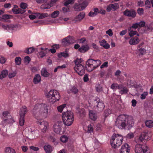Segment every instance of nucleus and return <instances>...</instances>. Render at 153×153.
Returning a JSON list of instances; mask_svg holds the SVG:
<instances>
[{
    "label": "nucleus",
    "mask_w": 153,
    "mask_h": 153,
    "mask_svg": "<svg viewBox=\"0 0 153 153\" xmlns=\"http://www.w3.org/2000/svg\"><path fill=\"white\" fill-rule=\"evenodd\" d=\"M48 110L47 105L41 103L36 104L32 111L33 114L38 120L37 123L39 124V127L42 132L44 133L48 130V123L43 119L39 120L38 117H41L43 118H46L47 117Z\"/></svg>",
    "instance_id": "f257e3e1"
},
{
    "label": "nucleus",
    "mask_w": 153,
    "mask_h": 153,
    "mask_svg": "<svg viewBox=\"0 0 153 153\" xmlns=\"http://www.w3.org/2000/svg\"><path fill=\"white\" fill-rule=\"evenodd\" d=\"M134 123V120L132 116L123 114L118 117L115 125L120 129H124L126 127L130 129L133 126Z\"/></svg>",
    "instance_id": "f03ea898"
},
{
    "label": "nucleus",
    "mask_w": 153,
    "mask_h": 153,
    "mask_svg": "<svg viewBox=\"0 0 153 153\" xmlns=\"http://www.w3.org/2000/svg\"><path fill=\"white\" fill-rule=\"evenodd\" d=\"M62 118L64 124L67 126H71L74 120V115L72 112L67 111L63 112Z\"/></svg>",
    "instance_id": "7ed1b4c3"
},
{
    "label": "nucleus",
    "mask_w": 153,
    "mask_h": 153,
    "mask_svg": "<svg viewBox=\"0 0 153 153\" xmlns=\"http://www.w3.org/2000/svg\"><path fill=\"white\" fill-rule=\"evenodd\" d=\"M45 96L49 102L53 103L59 100L60 96L58 92L55 90H51Z\"/></svg>",
    "instance_id": "20e7f679"
},
{
    "label": "nucleus",
    "mask_w": 153,
    "mask_h": 153,
    "mask_svg": "<svg viewBox=\"0 0 153 153\" xmlns=\"http://www.w3.org/2000/svg\"><path fill=\"white\" fill-rule=\"evenodd\" d=\"M123 137L119 134H114L112 136L110 140V143L112 146L114 148L119 147L122 143Z\"/></svg>",
    "instance_id": "39448f33"
},
{
    "label": "nucleus",
    "mask_w": 153,
    "mask_h": 153,
    "mask_svg": "<svg viewBox=\"0 0 153 153\" xmlns=\"http://www.w3.org/2000/svg\"><path fill=\"white\" fill-rule=\"evenodd\" d=\"M1 118L2 119L1 124L4 126H5L7 124H12L14 122L9 111H3L2 113Z\"/></svg>",
    "instance_id": "423d86ee"
},
{
    "label": "nucleus",
    "mask_w": 153,
    "mask_h": 153,
    "mask_svg": "<svg viewBox=\"0 0 153 153\" xmlns=\"http://www.w3.org/2000/svg\"><path fill=\"white\" fill-rule=\"evenodd\" d=\"M82 62L81 59H77L74 61L75 66L74 69L75 71L80 76H82L85 74V70L84 66L81 64Z\"/></svg>",
    "instance_id": "0eeeda50"
},
{
    "label": "nucleus",
    "mask_w": 153,
    "mask_h": 153,
    "mask_svg": "<svg viewBox=\"0 0 153 153\" xmlns=\"http://www.w3.org/2000/svg\"><path fill=\"white\" fill-rule=\"evenodd\" d=\"M134 150L136 153H150L149 148L146 145L137 144L135 146Z\"/></svg>",
    "instance_id": "6e6552de"
},
{
    "label": "nucleus",
    "mask_w": 153,
    "mask_h": 153,
    "mask_svg": "<svg viewBox=\"0 0 153 153\" xmlns=\"http://www.w3.org/2000/svg\"><path fill=\"white\" fill-rule=\"evenodd\" d=\"M20 110L19 124L20 126H22L25 123V115L27 112V108L25 106H22Z\"/></svg>",
    "instance_id": "1a4fd4ad"
},
{
    "label": "nucleus",
    "mask_w": 153,
    "mask_h": 153,
    "mask_svg": "<svg viewBox=\"0 0 153 153\" xmlns=\"http://www.w3.org/2000/svg\"><path fill=\"white\" fill-rule=\"evenodd\" d=\"M151 134L149 132L145 131L141 133L138 140L139 142H143V141H147L151 139Z\"/></svg>",
    "instance_id": "9d476101"
},
{
    "label": "nucleus",
    "mask_w": 153,
    "mask_h": 153,
    "mask_svg": "<svg viewBox=\"0 0 153 153\" xmlns=\"http://www.w3.org/2000/svg\"><path fill=\"white\" fill-rule=\"evenodd\" d=\"M75 42L76 41L74 37L68 36L63 39L62 44L63 46H66Z\"/></svg>",
    "instance_id": "9b49d317"
},
{
    "label": "nucleus",
    "mask_w": 153,
    "mask_h": 153,
    "mask_svg": "<svg viewBox=\"0 0 153 153\" xmlns=\"http://www.w3.org/2000/svg\"><path fill=\"white\" fill-rule=\"evenodd\" d=\"M62 125L63 123L61 121L56 122L53 126L54 131L57 134H62L63 133L62 131Z\"/></svg>",
    "instance_id": "f8f14e48"
},
{
    "label": "nucleus",
    "mask_w": 153,
    "mask_h": 153,
    "mask_svg": "<svg viewBox=\"0 0 153 153\" xmlns=\"http://www.w3.org/2000/svg\"><path fill=\"white\" fill-rule=\"evenodd\" d=\"M94 104H96L97 109L100 111H102L104 108V104L99 98H97L94 101Z\"/></svg>",
    "instance_id": "ddd939ff"
},
{
    "label": "nucleus",
    "mask_w": 153,
    "mask_h": 153,
    "mask_svg": "<svg viewBox=\"0 0 153 153\" xmlns=\"http://www.w3.org/2000/svg\"><path fill=\"white\" fill-rule=\"evenodd\" d=\"M123 14L125 16L134 18L136 16L137 13L133 9L131 10L127 9L124 12Z\"/></svg>",
    "instance_id": "4468645a"
},
{
    "label": "nucleus",
    "mask_w": 153,
    "mask_h": 153,
    "mask_svg": "<svg viewBox=\"0 0 153 153\" xmlns=\"http://www.w3.org/2000/svg\"><path fill=\"white\" fill-rule=\"evenodd\" d=\"M145 25V23L143 21H141L139 23H135L133 24L131 27H129L128 29V30H131V28L134 29L137 28L141 27H144Z\"/></svg>",
    "instance_id": "2eb2a0df"
},
{
    "label": "nucleus",
    "mask_w": 153,
    "mask_h": 153,
    "mask_svg": "<svg viewBox=\"0 0 153 153\" xmlns=\"http://www.w3.org/2000/svg\"><path fill=\"white\" fill-rule=\"evenodd\" d=\"M88 62L90 64H92L95 69L99 66L101 63V61L100 60H94L92 59H88Z\"/></svg>",
    "instance_id": "dca6fc26"
},
{
    "label": "nucleus",
    "mask_w": 153,
    "mask_h": 153,
    "mask_svg": "<svg viewBox=\"0 0 153 153\" xmlns=\"http://www.w3.org/2000/svg\"><path fill=\"white\" fill-rule=\"evenodd\" d=\"M130 147L128 145L127 143L123 145L120 150V153H129Z\"/></svg>",
    "instance_id": "f3484780"
},
{
    "label": "nucleus",
    "mask_w": 153,
    "mask_h": 153,
    "mask_svg": "<svg viewBox=\"0 0 153 153\" xmlns=\"http://www.w3.org/2000/svg\"><path fill=\"white\" fill-rule=\"evenodd\" d=\"M79 90L76 86H71L67 91V93L69 94L71 93L76 94L78 93Z\"/></svg>",
    "instance_id": "a211bd4d"
},
{
    "label": "nucleus",
    "mask_w": 153,
    "mask_h": 153,
    "mask_svg": "<svg viewBox=\"0 0 153 153\" xmlns=\"http://www.w3.org/2000/svg\"><path fill=\"white\" fill-rule=\"evenodd\" d=\"M86 7L83 4L76 3L74 5V8L76 11H80L84 10Z\"/></svg>",
    "instance_id": "6ab92c4d"
},
{
    "label": "nucleus",
    "mask_w": 153,
    "mask_h": 153,
    "mask_svg": "<svg viewBox=\"0 0 153 153\" xmlns=\"http://www.w3.org/2000/svg\"><path fill=\"white\" fill-rule=\"evenodd\" d=\"M140 40L138 37L135 36L131 38L129 41V43L131 45H135L137 44L139 42Z\"/></svg>",
    "instance_id": "aec40b11"
},
{
    "label": "nucleus",
    "mask_w": 153,
    "mask_h": 153,
    "mask_svg": "<svg viewBox=\"0 0 153 153\" xmlns=\"http://www.w3.org/2000/svg\"><path fill=\"white\" fill-rule=\"evenodd\" d=\"M88 62V59L86 62V66L85 67V69L87 71L90 72L95 69L94 68V66L91 63L90 64V63Z\"/></svg>",
    "instance_id": "412c9836"
},
{
    "label": "nucleus",
    "mask_w": 153,
    "mask_h": 153,
    "mask_svg": "<svg viewBox=\"0 0 153 153\" xmlns=\"http://www.w3.org/2000/svg\"><path fill=\"white\" fill-rule=\"evenodd\" d=\"M76 112L79 114L81 117H83L85 115V113L83 108H76Z\"/></svg>",
    "instance_id": "4be33fe9"
},
{
    "label": "nucleus",
    "mask_w": 153,
    "mask_h": 153,
    "mask_svg": "<svg viewBox=\"0 0 153 153\" xmlns=\"http://www.w3.org/2000/svg\"><path fill=\"white\" fill-rule=\"evenodd\" d=\"M2 27L3 29L7 30H14L16 27L15 26L13 25H2Z\"/></svg>",
    "instance_id": "5701e85b"
},
{
    "label": "nucleus",
    "mask_w": 153,
    "mask_h": 153,
    "mask_svg": "<svg viewBox=\"0 0 153 153\" xmlns=\"http://www.w3.org/2000/svg\"><path fill=\"white\" fill-rule=\"evenodd\" d=\"M89 49V47L87 45H83L79 49V51L82 53H84Z\"/></svg>",
    "instance_id": "b1692460"
},
{
    "label": "nucleus",
    "mask_w": 153,
    "mask_h": 153,
    "mask_svg": "<svg viewBox=\"0 0 153 153\" xmlns=\"http://www.w3.org/2000/svg\"><path fill=\"white\" fill-rule=\"evenodd\" d=\"M12 11L13 12V13L15 14H22L25 13L26 10L24 9H21V8H16V9H15L14 8H13L12 9Z\"/></svg>",
    "instance_id": "393cba45"
},
{
    "label": "nucleus",
    "mask_w": 153,
    "mask_h": 153,
    "mask_svg": "<svg viewBox=\"0 0 153 153\" xmlns=\"http://www.w3.org/2000/svg\"><path fill=\"white\" fill-rule=\"evenodd\" d=\"M85 15V13L84 12H80L78 15L77 16L75 19V21L76 22L78 21H80L82 20L84 17Z\"/></svg>",
    "instance_id": "a878e982"
},
{
    "label": "nucleus",
    "mask_w": 153,
    "mask_h": 153,
    "mask_svg": "<svg viewBox=\"0 0 153 153\" xmlns=\"http://www.w3.org/2000/svg\"><path fill=\"white\" fill-rule=\"evenodd\" d=\"M41 79L40 75L39 74H36L35 75L33 81L34 84H37L41 81Z\"/></svg>",
    "instance_id": "bb28decb"
},
{
    "label": "nucleus",
    "mask_w": 153,
    "mask_h": 153,
    "mask_svg": "<svg viewBox=\"0 0 153 153\" xmlns=\"http://www.w3.org/2000/svg\"><path fill=\"white\" fill-rule=\"evenodd\" d=\"M41 75L45 77H48L50 76V74L48 72L45 68H43L41 71Z\"/></svg>",
    "instance_id": "cd10ccee"
},
{
    "label": "nucleus",
    "mask_w": 153,
    "mask_h": 153,
    "mask_svg": "<svg viewBox=\"0 0 153 153\" xmlns=\"http://www.w3.org/2000/svg\"><path fill=\"white\" fill-rule=\"evenodd\" d=\"M146 53V50L144 48H140L137 49L136 51V53L138 54L139 56L140 55H144Z\"/></svg>",
    "instance_id": "c85d7f7f"
},
{
    "label": "nucleus",
    "mask_w": 153,
    "mask_h": 153,
    "mask_svg": "<svg viewBox=\"0 0 153 153\" xmlns=\"http://www.w3.org/2000/svg\"><path fill=\"white\" fill-rule=\"evenodd\" d=\"M122 88L119 89V90H120L119 91L120 94L121 95L127 94L128 91V89L127 87L124 86L122 85Z\"/></svg>",
    "instance_id": "c756f323"
},
{
    "label": "nucleus",
    "mask_w": 153,
    "mask_h": 153,
    "mask_svg": "<svg viewBox=\"0 0 153 153\" xmlns=\"http://www.w3.org/2000/svg\"><path fill=\"white\" fill-rule=\"evenodd\" d=\"M89 116L90 118L93 120H95L97 119V115L92 111H89Z\"/></svg>",
    "instance_id": "7c9ffc66"
},
{
    "label": "nucleus",
    "mask_w": 153,
    "mask_h": 153,
    "mask_svg": "<svg viewBox=\"0 0 153 153\" xmlns=\"http://www.w3.org/2000/svg\"><path fill=\"white\" fill-rule=\"evenodd\" d=\"M122 85H118L117 83H114L112 84L111 88L112 89H120L122 88Z\"/></svg>",
    "instance_id": "2f4dec72"
},
{
    "label": "nucleus",
    "mask_w": 153,
    "mask_h": 153,
    "mask_svg": "<svg viewBox=\"0 0 153 153\" xmlns=\"http://www.w3.org/2000/svg\"><path fill=\"white\" fill-rule=\"evenodd\" d=\"M35 13L37 16H39V19H42L48 16V14L46 13L41 14L39 13Z\"/></svg>",
    "instance_id": "473e14b6"
},
{
    "label": "nucleus",
    "mask_w": 153,
    "mask_h": 153,
    "mask_svg": "<svg viewBox=\"0 0 153 153\" xmlns=\"http://www.w3.org/2000/svg\"><path fill=\"white\" fill-rule=\"evenodd\" d=\"M8 74V71L6 70H3L0 75V79H2L4 78Z\"/></svg>",
    "instance_id": "72a5a7b5"
},
{
    "label": "nucleus",
    "mask_w": 153,
    "mask_h": 153,
    "mask_svg": "<svg viewBox=\"0 0 153 153\" xmlns=\"http://www.w3.org/2000/svg\"><path fill=\"white\" fill-rule=\"evenodd\" d=\"M145 125L146 126L149 128H152L153 127V121L152 120H147L145 122Z\"/></svg>",
    "instance_id": "f704fd0d"
},
{
    "label": "nucleus",
    "mask_w": 153,
    "mask_h": 153,
    "mask_svg": "<svg viewBox=\"0 0 153 153\" xmlns=\"http://www.w3.org/2000/svg\"><path fill=\"white\" fill-rule=\"evenodd\" d=\"M44 148L46 153H51L52 150L51 146L50 145L45 146Z\"/></svg>",
    "instance_id": "c9c22d12"
},
{
    "label": "nucleus",
    "mask_w": 153,
    "mask_h": 153,
    "mask_svg": "<svg viewBox=\"0 0 153 153\" xmlns=\"http://www.w3.org/2000/svg\"><path fill=\"white\" fill-rule=\"evenodd\" d=\"M34 51V48L33 47H30L26 49L24 51V52L29 54L33 53Z\"/></svg>",
    "instance_id": "e433bc0d"
},
{
    "label": "nucleus",
    "mask_w": 153,
    "mask_h": 153,
    "mask_svg": "<svg viewBox=\"0 0 153 153\" xmlns=\"http://www.w3.org/2000/svg\"><path fill=\"white\" fill-rule=\"evenodd\" d=\"M5 153H16L15 150L9 147H6L5 150Z\"/></svg>",
    "instance_id": "4c0bfd02"
},
{
    "label": "nucleus",
    "mask_w": 153,
    "mask_h": 153,
    "mask_svg": "<svg viewBox=\"0 0 153 153\" xmlns=\"http://www.w3.org/2000/svg\"><path fill=\"white\" fill-rule=\"evenodd\" d=\"M46 53L43 51H41L37 53V56L39 58H42L45 56Z\"/></svg>",
    "instance_id": "58836bf2"
},
{
    "label": "nucleus",
    "mask_w": 153,
    "mask_h": 153,
    "mask_svg": "<svg viewBox=\"0 0 153 153\" xmlns=\"http://www.w3.org/2000/svg\"><path fill=\"white\" fill-rule=\"evenodd\" d=\"M59 11L58 10L55 11L53 12L51 14V17L53 18H55L57 17L59 14Z\"/></svg>",
    "instance_id": "ea45409f"
},
{
    "label": "nucleus",
    "mask_w": 153,
    "mask_h": 153,
    "mask_svg": "<svg viewBox=\"0 0 153 153\" xmlns=\"http://www.w3.org/2000/svg\"><path fill=\"white\" fill-rule=\"evenodd\" d=\"M20 6L21 7L20 8H21V9L25 10V9L27 8L28 5L26 3L21 2L20 4Z\"/></svg>",
    "instance_id": "a19ab883"
},
{
    "label": "nucleus",
    "mask_w": 153,
    "mask_h": 153,
    "mask_svg": "<svg viewBox=\"0 0 153 153\" xmlns=\"http://www.w3.org/2000/svg\"><path fill=\"white\" fill-rule=\"evenodd\" d=\"M61 141L63 143H66L68 140V137L65 135L62 136L60 138Z\"/></svg>",
    "instance_id": "79ce46f5"
},
{
    "label": "nucleus",
    "mask_w": 153,
    "mask_h": 153,
    "mask_svg": "<svg viewBox=\"0 0 153 153\" xmlns=\"http://www.w3.org/2000/svg\"><path fill=\"white\" fill-rule=\"evenodd\" d=\"M58 56L59 57H61L62 56H63L65 58H66L68 56V54L65 52H62L60 54H59L58 55Z\"/></svg>",
    "instance_id": "37998d69"
},
{
    "label": "nucleus",
    "mask_w": 153,
    "mask_h": 153,
    "mask_svg": "<svg viewBox=\"0 0 153 153\" xmlns=\"http://www.w3.org/2000/svg\"><path fill=\"white\" fill-rule=\"evenodd\" d=\"M65 105H66L64 104L58 107L57 109L58 111L60 112H62L63 109L65 107Z\"/></svg>",
    "instance_id": "c03bdc74"
},
{
    "label": "nucleus",
    "mask_w": 153,
    "mask_h": 153,
    "mask_svg": "<svg viewBox=\"0 0 153 153\" xmlns=\"http://www.w3.org/2000/svg\"><path fill=\"white\" fill-rule=\"evenodd\" d=\"M12 17V15L8 14H4L2 16V19H10Z\"/></svg>",
    "instance_id": "a18cd8bd"
},
{
    "label": "nucleus",
    "mask_w": 153,
    "mask_h": 153,
    "mask_svg": "<svg viewBox=\"0 0 153 153\" xmlns=\"http://www.w3.org/2000/svg\"><path fill=\"white\" fill-rule=\"evenodd\" d=\"M93 130V126L91 125H89L88 126L87 132L88 133H91L92 132Z\"/></svg>",
    "instance_id": "49530a36"
},
{
    "label": "nucleus",
    "mask_w": 153,
    "mask_h": 153,
    "mask_svg": "<svg viewBox=\"0 0 153 153\" xmlns=\"http://www.w3.org/2000/svg\"><path fill=\"white\" fill-rule=\"evenodd\" d=\"M15 61L16 65H19L21 64V58L20 57H16L15 59Z\"/></svg>",
    "instance_id": "de8ad7c7"
},
{
    "label": "nucleus",
    "mask_w": 153,
    "mask_h": 153,
    "mask_svg": "<svg viewBox=\"0 0 153 153\" xmlns=\"http://www.w3.org/2000/svg\"><path fill=\"white\" fill-rule=\"evenodd\" d=\"M148 94V93L147 92H144L142 94H141L140 96V98L142 100L145 99Z\"/></svg>",
    "instance_id": "09e8293b"
},
{
    "label": "nucleus",
    "mask_w": 153,
    "mask_h": 153,
    "mask_svg": "<svg viewBox=\"0 0 153 153\" xmlns=\"http://www.w3.org/2000/svg\"><path fill=\"white\" fill-rule=\"evenodd\" d=\"M24 60L25 63H26L27 64H28L30 62V59L29 56H27L25 57Z\"/></svg>",
    "instance_id": "8fccbe9b"
},
{
    "label": "nucleus",
    "mask_w": 153,
    "mask_h": 153,
    "mask_svg": "<svg viewBox=\"0 0 153 153\" xmlns=\"http://www.w3.org/2000/svg\"><path fill=\"white\" fill-rule=\"evenodd\" d=\"M37 131H32L31 133V134L32 136H31L30 135L29 137H30V139H33L35 137V133Z\"/></svg>",
    "instance_id": "3c124183"
},
{
    "label": "nucleus",
    "mask_w": 153,
    "mask_h": 153,
    "mask_svg": "<svg viewBox=\"0 0 153 153\" xmlns=\"http://www.w3.org/2000/svg\"><path fill=\"white\" fill-rule=\"evenodd\" d=\"M74 3V0H66L64 3V5L67 6L69 4Z\"/></svg>",
    "instance_id": "603ef678"
},
{
    "label": "nucleus",
    "mask_w": 153,
    "mask_h": 153,
    "mask_svg": "<svg viewBox=\"0 0 153 153\" xmlns=\"http://www.w3.org/2000/svg\"><path fill=\"white\" fill-rule=\"evenodd\" d=\"M130 32L129 33V35L131 37L134 36V35L136 34L137 32L136 31H133L131 30L129 31Z\"/></svg>",
    "instance_id": "864d4df0"
},
{
    "label": "nucleus",
    "mask_w": 153,
    "mask_h": 153,
    "mask_svg": "<svg viewBox=\"0 0 153 153\" xmlns=\"http://www.w3.org/2000/svg\"><path fill=\"white\" fill-rule=\"evenodd\" d=\"M100 46L103 47L105 49H109L110 47V46L108 43H106L105 44H101Z\"/></svg>",
    "instance_id": "5fc2aeb1"
},
{
    "label": "nucleus",
    "mask_w": 153,
    "mask_h": 153,
    "mask_svg": "<svg viewBox=\"0 0 153 153\" xmlns=\"http://www.w3.org/2000/svg\"><path fill=\"white\" fill-rule=\"evenodd\" d=\"M6 60L5 58L2 56H0V63L3 64L5 62Z\"/></svg>",
    "instance_id": "6e6d98bb"
},
{
    "label": "nucleus",
    "mask_w": 153,
    "mask_h": 153,
    "mask_svg": "<svg viewBox=\"0 0 153 153\" xmlns=\"http://www.w3.org/2000/svg\"><path fill=\"white\" fill-rule=\"evenodd\" d=\"M137 13L139 15H141L143 13V9L142 8H139L137 10Z\"/></svg>",
    "instance_id": "4d7b16f0"
},
{
    "label": "nucleus",
    "mask_w": 153,
    "mask_h": 153,
    "mask_svg": "<svg viewBox=\"0 0 153 153\" xmlns=\"http://www.w3.org/2000/svg\"><path fill=\"white\" fill-rule=\"evenodd\" d=\"M108 66V62H105L102 65L100 66V68L102 69L104 68H107Z\"/></svg>",
    "instance_id": "13d9d810"
},
{
    "label": "nucleus",
    "mask_w": 153,
    "mask_h": 153,
    "mask_svg": "<svg viewBox=\"0 0 153 153\" xmlns=\"http://www.w3.org/2000/svg\"><path fill=\"white\" fill-rule=\"evenodd\" d=\"M146 7L147 8H150L151 7L150 2L149 0H146L145 1Z\"/></svg>",
    "instance_id": "bf43d9fd"
},
{
    "label": "nucleus",
    "mask_w": 153,
    "mask_h": 153,
    "mask_svg": "<svg viewBox=\"0 0 153 153\" xmlns=\"http://www.w3.org/2000/svg\"><path fill=\"white\" fill-rule=\"evenodd\" d=\"M106 34L110 36H112L113 35V33L111 29H109L106 32Z\"/></svg>",
    "instance_id": "052dcab7"
},
{
    "label": "nucleus",
    "mask_w": 153,
    "mask_h": 153,
    "mask_svg": "<svg viewBox=\"0 0 153 153\" xmlns=\"http://www.w3.org/2000/svg\"><path fill=\"white\" fill-rule=\"evenodd\" d=\"M91 46L94 49H95L96 51H98L99 50V47L96 44L94 43H93L91 44Z\"/></svg>",
    "instance_id": "680f3d73"
},
{
    "label": "nucleus",
    "mask_w": 153,
    "mask_h": 153,
    "mask_svg": "<svg viewBox=\"0 0 153 153\" xmlns=\"http://www.w3.org/2000/svg\"><path fill=\"white\" fill-rule=\"evenodd\" d=\"M16 75V73L15 72L9 73L8 75L9 77L10 78H12L15 76Z\"/></svg>",
    "instance_id": "e2e57ef3"
},
{
    "label": "nucleus",
    "mask_w": 153,
    "mask_h": 153,
    "mask_svg": "<svg viewBox=\"0 0 153 153\" xmlns=\"http://www.w3.org/2000/svg\"><path fill=\"white\" fill-rule=\"evenodd\" d=\"M134 136V134L133 133H128L127 134L126 137L128 138L131 139Z\"/></svg>",
    "instance_id": "0e129e2a"
},
{
    "label": "nucleus",
    "mask_w": 153,
    "mask_h": 153,
    "mask_svg": "<svg viewBox=\"0 0 153 153\" xmlns=\"http://www.w3.org/2000/svg\"><path fill=\"white\" fill-rule=\"evenodd\" d=\"M86 40V38L85 37H83L79 40L78 42L79 43H83Z\"/></svg>",
    "instance_id": "69168bd1"
},
{
    "label": "nucleus",
    "mask_w": 153,
    "mask_h": 153,
    "mask_svg": "<svg viewBox=\"0 0 153 153\" xmlns=\"http://www.w3.org/2000/svg\"><path fill=\"white\" fill-rule=\"evenodd\" d=\"M62 10L64 13H65L69 11L70 9L68 7H63L62 8Z\"/></svg>",
    "instance_id": "338daca9"
},
{
    "label": "nucleus",
    "mask_w": 153,
    "mask_h": 153,
    "mask_svg": "<svg viewBox=\"0 0 153 153\" xmlns=\"http://www.w3.org/2000/svg\"><path fill=\"white\" fill-rule=\"evenodd\" d=\"M89 80V78L87 74H85L83 77V80L85 82H87Z\"/></svg>",
    "instance_id": "774afa93"
}]
</instances>
